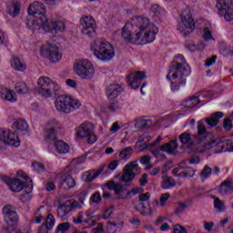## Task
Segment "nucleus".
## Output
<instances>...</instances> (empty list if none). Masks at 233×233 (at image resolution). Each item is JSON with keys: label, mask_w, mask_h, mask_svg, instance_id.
Returning a JSON list of instances; mask_svg holds the SVG:
<instances>
[{"label": "nucleus", "mask_w": 233, "mask_h": 233, "mask_svg": "<svg viewBox=\"0 0 233 233\" xmlns=\"http://www.w3.org/2000/svg\"><path fill=\"white\" fill-rule=\"evenodd\" d=\"M7 12L9 15H12L13 17H17V15H19V12H21V5H19V3H13L7 6Z\"/></svg>", "instance_id": "72a5a7b5"}, {"label": "nucleus", "mask_w": 233, "mask_h": 233, "mask_svg": "<svg viewBox=\"0 0 233 233\" xmlns=\"http://www.w3.org/2000/svg\"><path fill=\"white\" fill-rule=\"evenodd\" d=\"M57 131L50 127L45 130L44 137L46 141H56Z\"/></svg>", "instance_id": "ea45409f"}, {"label": "nucleus", "mask_w": 233, "mask_h": 233, "mask_svg": "<svg viewBox=\"0 0 233 233\" xmlns=\"http://www.w3.org/2000/svg\"><path fill=\"white\" fill-rule=\"evenodd\" d=\"M162 148L164 149V152H167V154H176V150H177V141L171 140L162 145Z\"/></svg>", "instance_id": "c85d7f7f"}, {"label": "nucleus", "mask_w": 233, "mask_h": 233, "mask_svg": "<svg viewBox=\"0 0 233 233\" xmlns=\"http://www.w3.org/2000/svg\"><path fill=\"white\" fill-rule=\"evenodd\" d=\"M138 212L142 216H151L152 215V208H150V205H145V203H141V208L137 209Z\"/></svg>", "instance_id": "c03bdc74"}, {"label": "nucleus", "mask_w": 233, "mask_h": 233, "mask_svg": "<svg viewBox=\"0 0 233 233\" xmlns=\"http://www.w3.org/2000/svg\"><path fill=\"white\" fill-rule=\"evenodd\" d=\"M161 152H165L163 146L151 147V154H153L155 157H159V154H161Z\"/></svg>", "instance_id": "13d9d810"}, {"label": "nucleus", "mask_w": 233, "mask_h": 233, "mask_svg": "<svg viewBox=\"0 0 233 233\" xmlns=\"http://www.w3.org/2000/svg\"><path fill=\"white\" fill-rule=\"evenodd\" d=\"M151 12L154 13V15L157 17H165L167 12L165 11V9H163V7H161L159 5H153L151 6Z\"/></svg>", "instance_id": "4c0bfd02"}, {"label": "nucleus", "mask_w": 233, "mask_h": 233, "mask_svg": "<svg viewBox=\"0 0 233 233\" xmlns=\"http://www.w3.org/2000/svg\"><path fill=\"white\" fill-rule=\"evenodd\" d=\"M119 130H121L119 122L113 123L111 127L109 128L111 134H116V132H119Z\"/></svg>", "instance_id": "69168bd1"}, {"label": "nucleus", "mask_w": 233, "mask_h": 233, "mask_svg": "<svg viewBox=\"0 0 233 233\" xmlns=\"http://www.w3.org/2000/svg\"><path fill=\"white\" fill-rule=\"evenodd\" d=\"M8 43V35L5 31L0 30V45H6Z\"/></svg>", "instance_id": "e2e57ef3"}, {"label": "nucleus", "mask_w": 233, "mask_h": 233, "mask_svg": "<svg viewBox=\"0 0 233 233\" xmlns=\"http://www.w3.org/2000/svg\"><path fill=\"white\" fill-rule=\"evenodd\" d=\"M106 230L107 233H116L117 232V225L113 222H108Z\"/></svg>", "instance_id": "4d7b16f0"}, {"label": "nucleus", "mask_w": 233, "mask_h": 233, "mask_svg": "<svg viewBox=\"0 0 233 233\" xmlns=\"http://www.w3.org/2000/svg\"><path fill=\"white\" fill-rule=\"evenodd\" d=\"M182 176H183L182 177H186V178L194 177V176H196V171L194 170V168L190 167H187L185 168V166H184V172Z\"/></svg>", "instance_id": "09e8293b"}, {"label": "nucleus", "mask_w": 233, "mask_h": 233, "mask_svg": "<svg viewBox=\"0 0 233 233\" xmlns=\"http://www.w3.org/2000/svg\"><path fill=\"white\" fill-rule=\"evenodd\" d=\"M5 145H11L12 147H19L21 145L19 137L17 134L9 131L7 135V141L4 142Z\"/></svg>", "instance_id": "cd10ccee"}, {"label": "nucleus", "mask_w": 233, "mask_h": 233, "mask_svg": "<svg viewBox=\"0 0 233 233\" xmlns=\"http://www.w3.org/2000/svg\"><path fill=\"white\" fill-rule=\"evenodd\" d=\"M47 228L53 229L54 225H56V218H54V215L48 214L46 218V223L44 224Z\"/></svg>", "instance_id": "a18cd8bd"}, {"label": "nucleus", "mask_w": 233, "mask_h": 233, "mask_svg": "<svg viewBox=\"0 0 233 233\" xmlns=\"http://www.w3.org/2000/svg\"><path fill=\"white\" fill-rule=\"evenodd\" d=\"M55 148L58 154H68V152H70V146H68L66 142L63 140H56Z\"/></svg>", "instance_id": "393cba45"}, {"label": "nucleus", "mask_w": 233, "mask_h": 233, "mask_svg": "<svg viewBox=\"0 0 233 233\" xmlns=\"http://www.w3.org/2000/svg\"><path fill=\"white\" fill-rule=\"evenodd\" d=\"M91 50L100 61H110L116 56L114 46L105 39H97L91 46Z\"/></svg>", "instance_id": "7ed1b4c3"}, {"label": "nucleus", "mask_w": 233, "mask_h": 233, "mask_svg": "<svg viewBox=\"0 0 233 233\" xmlns=\"http://www.w3.org/2000/svg\"><path fill=\"white\" fill-rule=\"evenodd\" d=\"M15 88L18 94H28V86L25 82L15 84Z\"/></svg>", "instance_id": "37998d69"}, {"label": "nucleus", "mask_w": 233, "mask_h": 233, "mask_svg": "<svg viewBox=\"0 0 233 233\" xmlns=\"http://www.w3.org/2000/svg\"><path fill=\"white\" fill-rule=\"evenodd\" d=\"M170 199V193H164L160 196V207H165L167 205V201Z\"/></svg>", "instance_id": "6e6d98bb"}, {"label": "nucleus", "mask_w": 233, "mask_h": 233, "mask_svg": "<svg viewBox=\"0 0 233 233\" xmlns=\"http://www.w3.org/2000/svg\"><path fill=\"white\" fill-rule=\"evenodd\" d=\"M127 192L128 190L125 188V186H123L121 183H116L115 194L117 199H123V200L128 199V195L127 194Z\"/></svg>", "instance_id": "b1692460"}, {"label": "nucleus", "mask_w": 233, "mask_h": 233, "mask_svg": "<svg viewBox=\"0 0 233 233\" xmlns=\"http://www.w3.org/2000/svg\"><path fill=\"white\" fill-rule=\"evenodd\" d=\"M188 76H190V66L187 64L183 55H177L174 57L167 76V79L171 81V90L173 92L179 90V86L187 83Z\"/></svg>", "instance_id": "f03ea898"}, {"label": "nucleus", "mask_w": 233, "mask_h": 233, "mask_svg": "<svg viewBox=\"0 0 233 233\" xmlns=\"http://www.w3.org/2000/svg\"><path fill=\"white\" fill-rule=\"evenodd\" d=\"M224 116L225 113L223 112H215L211 114L210 117L206 118V123L210 127H218V125H219V119H222Z\"/></svg>", "instance_id": "412c9836"}, {"label": "nucleus", "mask_w": 233, "mask_h": 233, "mask_svg": "<svg viewBox=\"0 0 233 233\" xmlns=\"http://www.w3.org/2000/svg\"><path fill=\"white\" fill-rule=\"evenodd\" d=\"M214 202V208L217 210V212H225L227 210V207H225V202L223 200H220L219 198L213 197Z\"/></svg>", "instance_id": "f704fd0d"}, {"label": "nucleus", "mask_w": 233, "mask_h": 233, "mask_svg": "<svg viewBox=\"0 0 233 233\" xmlns=\"http://www.w3.org/2000/svg\"><path fill=\"white\" fill-rule=\"evenodd\" d=\"M187 165V161L180 162V166L177 167H175L172 170V174L175 176V177H183V172H184V167Z\"/></svg>", "instance_id": "79ce46f5"}, {"label": "nucleus", "mask_w": 233, "mask_h": 233, "mask_svg": "<svg viewBox=\"0 0 233 233\" xmlns=\"http://www.w3.org/2000/svg\"><path fill=\"white\" fill-rule=\"evenodd\" d=\"M142 192V187H134L131 190H127V199H132L133 196H137V194H141Z\"/></svg>", "instance_id": "3c124183"}, {"label": "nucleus", "mask_w": 233, "mask_h": 233, "mask_svg": "<svg viewBox=\"0 0 233 233\" xmlns=\"http://www.w3.org/2000/svg\"><path fill=\"white\" fill-rule=\"evenodd\" d=\"M73 70L80 79H86V81L94 79V76H96L94 65L88 59L76 60L74 64Z\"/></svg>", "instance_id": "39448f33"}, {"label": "nucleus", "mask_w": 233, "mask_h": 233, "mask_svg": "<svg viewBox=\"0 0 233 233\" xmlns=\"http://www.w3.org/2000/svg\"><path fill=\"white\" fill-rule=\"evenodd\" d=\"M124 168L128 170L130 174H135V177L137 174H141V167L137 165V160L129 162L124 167Z\"/></svg>", "instance_id": "7c9ffc66"}, {"label": "nucleus", "mask_w": 233, "mask_h": 233, "mask_svg": "<svg viewBox=\"0 0 233 233\" xmlns=\"http://www.w3.org/2000/svg\"><path fill=\"white\" fill-rule=\"evenodd\" d=\"M12 128L19 132H26L28 130V123L25 119H17L13 123Z\"/></svg>", "instance_id": "c756f323"}, {"label": "nucleus", "mask_w": 233, "mask_h": 233, "mask_svg": "<svg viewBox=\"0 0 233 233\" xmlns=\"http://www.w3.org/2000/svg\"><path fill=\"white\" fill-rule=\"evenodd\" d=\"M68 228H70V224L68 222H64L58 225L56 233H59V232H66V230H68Z\"/></svg>", "instance_id": "864d4df0"}, {"label": "nucleus", "mask_w": 233, "mask_h": 233, "mask_svg": "<svg viewBox=\"0 0 233 233\" xmlns=\"http://www.w3.org/2000/svg\"><path fill=\"white\" fill-rule=\"evenodd\" d=\"M199 103H201V99L199 98V96H195L186 100L183 105L185 108H194V106H198Z\"/></svg>", "instance_id": "473e14b6"}, {"label": "nucleus", "mask_w": 233, "mask_h": 233, "mask_svg": "<svg viewBox=\"0 0 233 233\" xmlns=\"http://www.w3.org/2000/svg\"><path fill=\"white\" fill-rule=\"evenodd\" d=\"M83 177L85 178V181L90 183L94 181L96 177H99V173H96V169H92L90 171L86 172Z\"/></svg>", "instance_id": "a19ab883"}, {"label": "nucleus", "mask_w": 233, "mask_h": 233, "mask_svg": "<svg viewBox=\"0 0 233 233\" xmlns=\"http://www.w3.org/2000/svg\"><path fill=\"white\" fill-rule=\"evenodd\" d=\"M180 142L182 145H187V147H194V145H198L196 138H194V135L190 136V133L184 132L179 136Z\"/></svg>", "instance_id": "4be33fe9"}, {"label": "nucleus", "mask_w": 233, "mask_h": 233, "mask_svg": "<svg viewBox=\"0 0 233 233\" xmlns=\"http://www.w3.org/2000/svg\"><path fill=\"white\" fill-rule=\"evenodd\" d=\"M27 12L29 15L35 16V19L33 20V30H39L42 25H45L48 19L45 15V14H46V6H45L43 3L33 2L29 5Z\"/></svg>", "instance_id": "20e7f679"}, {"label": "nucleus", "mask_w": 233, "mask_h": 233, "mask_svg": "<svg viewBox=\"0 0 233 233\" xmlns=\"http://www.w3.org/2000/svg\"><path fill=\"white\" fill-rule=\"evenodd\" d=\"M138 199L141 203H145L147 201L150 200V193L147 192V193H140L138 196Z\"/></svg>", "instance_id": "052dcab7"}, {"label": "nucleus", "mask_w": 233, "mask_h": 233, "mask_svg": "<svg viewBox=\"0 0 233 233\" xmlns=\"http://www.w3.org/2000/svg\"><path fill=\"white\" fill-rule=\"evenodd\" d=\"M176 185V180L171 177H163L162 188L168 190V188L174 187Z\"/></svg>", "instance_id": "e433bc0d"}, {"label": "nucleus", "mask_w": 233, "mask_h": 233, "mask_svg": "<svg viewBox=\"0 0 233 233\" xmlns=\"http://www.w3.org/2000/svg\"><path fill=\"white\" fill-rule=\"evenodd\" d=\"M55 106L58 112L63 114H71L81 106V102L72 98L70 96H59L55 101Z\"/></svg>", "instance_id": "423d86ee"}, {"label": "nucleus", "mask_w": 233, "mask_h": 233, "mask_svg": "<svg viewBox=\"0 0 233 233\" xmlns=\"http://www.w3.org/2000/svg\"><path fill=\"white\" fill-rule=\"evenodd\" d=\"M217 8L220 17L226 21H233L232 0H217Z\"/></svg>", "instance_id": "f8f14e48"}, {"label": "nucleus", "mask_w": 233, "mask_h": 233, "mask_svg": "<svg viewBox=\"0 0 233 233\" xmlns=\"http://www.w3.org/2000/svg\"><path fill=\"white\" fill-rule=\"evenodd\" d=\"M212 174V168L208 166H205L200 173V177L202 181H205V179H208V177H210V175Z\"/></svg>", "instance_id": "49530a36"}, {"label": "nucleus", "mask_w": 233, "mask_h": 233, "mask_svg": "<svg viewBox=\"0 0 233 233\" xmlns=\"http://www.w3.org/2000/svg\"><path fill=\"white\" fill-rule=\"evenodd\" d=\"M173 233H188V232L183 226L177 224L173 227Z\"/></svg>", "instance_id": "680f3d73"}, {"label": "nucleus", "mask_w": 233, "mask_h": 233, "mask_svg": "<svg viewBox=\"0 0 233 233\" xmlns=\"http://www.w3.org/2000/svg\"><path fill=\"white\" fill-rule=\"evenodd\" d=\"M95 129L96 126L92 122H84L76 128V136L80 139H86L87 145H94L97 141Z\"/></svg>", "instance_id": "1a4fd4ad"}, {"label": "nucleus", "mask_w": 233, "mask_h": 233, "mask_svg": "<svg viewBox=\"0 0 233 233\" xmlns=\"http://www.w3.org/2000/svg\"><path fill=\"white\" fill-rule=\"evenodd\" d=\"M147 75L143 71H135L127 76V83L131 88L137 90L141 86V80L145 79Z\"/></svg>", "instance_id": "dca6fc26"}, {"label": "nucleus", "mask_w": 233, "mask_h": 233, "mask_svg": "<svg viewBox=\"0 0 233 233\" xmlns=\"http://www.w3.org/2000/svg\"><path fill=\"white\" fill-rule=\"evenodd\" d=\"M135 178V174L130 173L125 167L123 168V174L120 177V181H122L123 183H132V181H134Z\"/></svg>", "instance_id": "c9c22d12"}, {"label": "nucleus", "mask_w": 233, "mask_h": 233, "mask_svg": "<svg viewBox=\"0 0 233 233\" xmlns=\"http://www.w3.org/2000/svg\"><path fill=\"white\" fill-rule=\"evenodd\" d=\"M0 96L2 99L10 101L11 103H15V101H17V95H15V92L6 87H0Z\"/></svg>", "instance_id": "6ab92c4d"}, {"label": "nucleus", "mask_w": 233, "mask_h": 233, "mask_svg": "<svg viewBox=\"0 0 233 233\" xmlns=\"http://www.w3.org/2000/svg\"><path fill=\"white\" fill-rule=\"evenodd\" d=\"M32 165L33 168H35L36 172H45V165H43L42 163L35 162Z\"/></svg>", "instance_id": "0e129e2a"}, {"label": "nucleus", "mask_w": 233, "mask_h": 233, "mask_svg": "<svg viewBox=\"0 0 233 233\" xmlns=\"http://www.w3.org/2000/svg\"><path fill=\"white\" fill-rule=\"evenodd\" d=\"M197 145L204 150H210L214 145V135L207 132V127L204 124H199L198 127V134L193 135Z\"/></svg>", "instance_id": "6e6552de"}, {"label": "nucleus", "mask_w": 233, "mask_h": 233, "mask_svg": "<svg viewBox=\"0 0 233 233\" xmlns=\"http://www.w3.org/2000/svg\"><path fill=\"white\" fill-rule=\"evenodd\" d=\"M41 56H43V57L46 59H49L50 63H59V61L63 58V55L59 51V48L52 45L43 47L41 50Z\"/></svg>", "instance_id": "ddd939ff"}, {"label": "nucleus", "mask_w": 233, "mask_h": 233, "mask_svg": "<svg viewBox=\"0 0 233 233\" xmlns=\"http://www.w3.org/2000/svg\"><path fill=\"white\" fill-rule=\"evenodd\" d=\"M47 127H49V128H51V130H55L56 132H57V130H59V128H62V126L59 123V121H57L56 119L50 120L47 123Z\"/></svg>", "instance_id": "8fccbe9b"}, {"label": "nucleus", "mask_w": 233, "mask_h": 233, "mask_svg": "<svg viewBox=\"0 0 233 233\" xmlns=\"http://www.w3.org/2000/svg\"><path fill=\"white\" fill-rule=\"evenodd\" d=\"M180 17L181 22L177 26L178 32H180L184 35L192 34V32H194V30L196 29V22L192 17V13L190 12V9L184 10Z\"/></svg>", "instance_id": "9d476101"}, {"label": "nucleus", "mask_w": 233, "mask_h": 233, "mask_svg": "<svg viewBox=\"0 0 233 233\" xmlns=\"http://www.w3.org/2000/svg\"><path fill=\"white\" fill-rule=\"evenodd\" d=\"M41 28L45 30V32L52 33V32H65V23L61 21H56V22H48V19L46 20L44 25H42Z\"/></svg>", "instance_id": "a211bd4d"}, {"label": "nucleus", "mask_w": 233, "mask_h": 233, "mask_svg": "<svg viewBox=\"0 0 233 233\" xmlns=\"http://www.w3.org/2000/svg\"><path fill=\"white\" fill-rule=\"evenodd\" d=\"M37 92L43 97H52L54 94H59V85L52 82L48 76H40L37 81Z\"/></svg>", "instance_id": "0eeeda50"}, {"label": "nucleus", "mask_w": 233, "mask_h": 233, "mask_svg": "<svg viewBox=\"0 0 233 233\" xmlns=\"http://www.w3.org/2000/svg\"><path fill=\"white\" fill-rule=\"evenodd\" d=\"M203 39L205 41H210V39H214L212 37V26L210 25L204 28Z\"/></svg>", "instance_id": "de8ad7c7"}, {"label": "nucleus", "mask_w": 233, "mask_h": 233, "mask_svg": "<svg viewBox=\"0 0 233 233\" xmlns=\"http://www.w3.org/2000/svg\"><path fill=\"white\" fill-rule=\"evenodd\" d=\"M136 127L137 128H147V127H148V120H145V119L138 120L136 123Z\"/></svg>", "instance_id": "338daca9"}, {"label": "nucleus", "mask_w": 233, "mask_h": 233, "mask_svg": "<svg viewBox=\"0 0 233 233\" xmlns=\"http://www.w3.org/2000/svg\"><path fill=\"white\" fill-rule=\"evenodd\" d=\"M219 194L222 196H227V194H232L233 192V183L230 181H224L221 183L218 189Z\"/></svg>", "instance_id": "a878e982"}, {"label": "nucleus", "mask_w": 233, "mask_h": 233, "mask_svg": "<svg viewBox=\"0 0 233 233\" xmlns=\"http://www.w3.org/2000/svg\"><path fill=\"white\" fill-rule=\"evenodd\" d=\"M159 29L150 19L145 16H136L127 23L121 30V36L127 43H154Z\"/></svg>", "instance_id": "f257e3e1"}, {"label": "nucleus", "mask_w": 233, "mask_h": 233, "mask_svg": "<svg viewBox=\"0 0 233 233\" xmlns=\"http://www.w3.org/2000/svg\"><path fill=\"white\" fill-rule=\"evenodd\" d=\"M147 170H149L150 176H157V174H159V172H161V167H152V166L149 165V166H147Z\"/></svg>", "instance_id": "bf43d9fd"}, {"label": "nucleus", "mask_w": 233, "mask_h": 233, "mask_svg": "<svg viewBox=\"0 0 233 233\" xmlns=\"http://www.w3.org/2000/svg\"><path fill=\"white\" fill-rule=\"evenodd\" d=\"M3 215L5 223L10 225V227H14V225L17 223V212L14 210V207H12V205H6L3 208Z\"/></svg>", "instance_id": "2eb2a0df"}, {"label": "nucleus", "mask_w": 233, "mask_h": 233, "mask_svg": "<svg viewBox=\"0 0 233 233\" xmlns=\"http://www.w3.org/2000/svg\"><path fill=\"white\" fill-rule=\"evenodd\" d=\"M91 201L93 203H101V194H99L98 192L93 194L91 196Z\"/></svg>", "instance_id": "774afa93"}, {"label": "nucleus", "mask_w": 233, "mask_h": 233, "mask_svg": "<svg viewBox=\"0 0 233 233\" xmlns=\"http://www.w3.org/2000/svg\"><path fill=\"white\" fill-rule=\"evenodd\" d=\"M10 133V129L0 128V141L5 143L8 141V134Z\"/></svg>", "instance_id": "603ef678"}, {"label": "nucleus", "mask_w": 233, "mask_h": 233, "mask_svg": "<svg viewBox=\"0 0 233 233\" xmlns=\"http://www.w3.org/2000/svg\"><path fill=\"white\" fill-rule=\"evenodd\" d=\"M133 153L134 149L130 147H127L120 151L119 157L120 159L127 161V159H130V157L132 156Z\"/></svg>", "instance_id": "58836bf2"}, {"label": "nucleus", "mask_w": 233, "mask_h": 233, "mask_svg": "<svg viewBox=\"0 0 233 233\" xmlns=\"http://www.w3.org/2000/svg\"><path fill=\"white\" fill-rule=\"evenodd\" d=\"M62 185L66 187V188H74L76 187V179L70 175V171H66L62 177Z\"/></svg>", "instance_id": "5701e85b"}, {"label": "nucleus", "mask_w": 233, "mask_h": 233, "mask_svg": "<svg viewBox=\"0 0 233 233\" xmlns=\"http://www.w3.org/2000/svg\"><path fill=\"white\" fill-rule=\"evenodd\" d=\"M70 212H72V206H69L66 203L62 204L57 208L58 218H65V216H66V214H69Z\"/></svg>", "instance_id": "2f4dec72"}, {"label": "nucleus", "mask_w": 233, "mask_h": 233, "mask_svg": "<svg viewBox=\"0 0 233 233\" xmlns=\"http://www.w3.org/2000/svg\"><path fill=\"white\" fill-rule=\"evenodd\" d=\"M80 25L82 26V34L86 37H96V28L97 25L94 17L90 15H86L80 19Z\"/></svg>", "instance_id": "9b49d317"}, {"label": "nucleus", "mask_w": 233, "mask_h": 233, "mask_svg": "<svg viewBox=\"0 0 233 233\" xmlns=\"http://www.w3.org/2000/svg\"><path fill=\"white\" fill-rule=\"evenodd\" d=\"M122 91H123V88H121V86H119V85L111 84L106 88V96H107L108 99H110V100L116 99V97H117L121 94Z\"/></svg>", "instance_id": "aec40b11"}, {"label": "nucleus", "mask_w": 233, "mask_h": 233, "mask_svg": "<svg viewBox=\"0 0 233 233\" xmlns=\"http://www.w3.org/2000/svg\"><path fill=\"white\" fill-rule=\"evenodd\" d=\"M0 179L5 183V185H8L10 190L12 192H21L25 187V183L20 181L17 178H11L10 177L6 175H1Z\"/></svg>", "instance_id": "4468645a"}, {"label": "nucleus", "mask_w": 233, "mask_h": 233, "mask_svg": "<svg viewBox=\"0 0 233 233\" xmlns=\"http://www.w3.org/2000/svg\"><path fill=\"white\" fill-rule=\"evenodd\" d=\"M232 119L230 118H226L223 121V128L226 130V132H229V130H232Z\"/></svg>", "instance_id": "5fc2aeb1"}, {"label": "nucleus", "mask_w": 233, "mask_h": 233, "mask_svg": "<svg viewBox=\"0 0 233 233\" xmlns=\"http://www.w3.org/2000/svg\"><path fill=\"white\" fill-rule=\"evenodd\" d=\"M11 66L14 70H17V72H25V70H26V64L17 57L12 58Z\"/></svg>", "instance_id": "bb28decb"}, {"label": "nucleus", "mask_w": 233, "mask_h": 233, "mask_svg": "<svg viewBox=\"0 0 233 233\" xmlns=\"http://www.w3.org/2000/svg\"><path fill=\"white\" fill-rule=\"evenodd\" d=\"M213 143L214 145L211 146V148H214L215 147V154L230 151L232 147V142H230V140L218 139L216 137H214Z\"/></svg>", "instance_id": "f3484780"}]
</instances>
